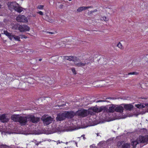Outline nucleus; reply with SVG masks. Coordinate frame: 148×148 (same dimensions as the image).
Returning <instances> with one entry per match:
<instances>
[{"mask_svg":"<svg viewBox=\"0 0 148 148\" xmlns=\"http://www.w3.org/2000/svg\"><path fill=\"white\" fill-rule=\"evenodd\" d=\"M148 142V136H140L136 140L132 141V145L133 148H135L138 144L140 143H147Z\"/></svg>","mask_w":148,"mask_h":148,"instance_id":"f257e3e1","label":"nucleus"},{"mask_svg":"<svg viewBox=\"0 0 148 148\" xmlns=\"http://www.w3.org/2000/svg\"><path fill=\"white\" fill-rule=\"evenodd\" d=\"M103 112L113 113L115 112V105L112 104L109 106H103Z\"/></svg>","mask_w":148,"mask_h":148,"instance_id":"f03ea898","label":"nucleus"},{"mask_svg":"<svg viewBox=\"0 0 148 148\" xmlns=\"http://www.w3.org/2000/svg\"><path fill=\"white\" fill-rule=\"evenodd\" d=\"M88 114L89 113L88 110L83 109L79 110L76 112V116L82 118L88 116Z\"/></svg>","mask_w":148,"mask_h":148,"instance_id":"7ed1b4c3","label":"nucleus"},{"mask_svg":"<svg viewBox=\"0 0 148 148\" xmlns=\"http://www.w3.org/2000/svg\"><path fill=\"white\" fill-rule=\"evenodd\" d=\"M63 57L64 60H68L69 61H72L74 62L80 61L79 58L75 56H64Z\"/></svg>","mask_w":148,"mask_h":148,"instance_id":"20e7f679","label":"nucleus"},{"mask_svg":"<svg viewBox=\"0 0 148 148\" xmlns=\"http://www.w3.org/2000/svg\"><path fill=\"white\" fill-rule=\"evenodd\" d=\"M16 20L19 22L27 23L28 22L27 18L23 15H19L18 16L16 17Z\"/></svg>","mask_w":148,"mask_h":148,"instance_id":"39448f33","label":"nucleus"},{"mask_svg":"<svg viewBox=\"0 0 148 148\" xmlns=\"http://www.w3.org/2000/svg\"><path fill=\"white\" fill-rule=\"evenodd\" d=\"M18 29L20 32H24L29 31L30 28L27 25H22L19 26Z\"/></svg>","mask_w":148,"mask_h":148,"instance_id":"423d86ee","label":"nucleus"},{"mask_svg":"<svg viewBox=\"0 0 148 148\" xmlns=\"http://www.w3.org/2000/svg\"><path fill=\"white\" fill-rule=\"evenodd\" d=\"M65 113L66 118L69 119L73 118L74 116H76L75 112L73 111H66Z\"/></svg>","mask_w":148,"mask_h":148,"instance_id":"0eeeda50","label":"nucleus"},{"mask_svg":"<svg viewBox=\"0 0 148 148\" xmlns=\"http://www.w3.org/2000/svg\"><path fill=\"white\" fill-rule=\"evenodd\" d=\"M66 118L65 113H58L57 117L56 118V120L57 121H63Z\"/></svg>","mask_w":148,"mask_h":148,"instance_id":"6e6552de","label":"nucleus"},{"mask_svg":"<svg viewBox=\"0 0 148 148\" xmlns=\"http://www.w3.org/2000/svg\"><path fill=\"white\" fill-rule=\"evenodd\" d=\"M17 4L16 2H8L7 5L9 10L12 11L14 10V8L16 6V5Z\"/></svg>","mask_w":148,"mask_h":148,"instance_id":"1a4fd4ad","label":"nucleus"},{"mask_svg":"<svg viewBox=\"0 0 148 148\" xmlns=\"http://www.w3.org/2000/svg\"><path fill=\"white\" fill-rule=\"evenodd\" d=\"M42 121L44 124L48 125L52 123V119L50 116H49L46 118H44Z\"/></svg>","mask_w":148,"mask_h":148,"instance_id":"9d476101","label":"nucleus"},{"mask_svg":"<svg viewBox=\"0 0 148 148\" xmlns=\"http://www.w3.org/2000/svg\"><path fill=\"white\" fill-rule=\"evenodd\" d=\"M27 118L26 116H20V118L18 122L21 125H25L27 122Z\"/></svg>","mask_w":148,"mask_h":148,"instance_id":"9b49d317","label":"nucleus"},{"mask_svg":"<svg viewBox=\"0 0 148 148\" xmlns=\"http://www.w3.org/2000/svg\"><path fill=\"white\" fill-rule=\"evenodd\" d=\"M28 119L29 121L33 123H36L38 122L39 121V118H36L33 116L31 115L28 116L27 119Z\"/></svg>","mask_w":148,"mask_h":148,"instance_id":"f8f14e48","label":"nucleus"},{"mask_svg":"<svg viewBox=\"0 0 148 148\" xmlns=\"http://www.w3.org/2000/svg\"><path fill=\"white\" fill-rule=\"evenodd\" d=\"M124 108L126 110L129 111H131L134 108L131 104H123Z\"/></svg>","mask_w":148,"mask_h":148,"instance_id":"ddd939ff","label":"nucleus"},{"mask_svg":"<svg viewBox=\"0 0 148 148\" xmlns=\"http://www.w3.org/2000/svg\"><path fill=\"white\" fill-rule=\"evenodd\" d=\"M91 110L94 112L96 113H99L101 112L102 111H103V106H101L99 108L97 107H94L91 108Z\"/></svg>","mask_w":148,"mask_h":148,"instance_id":"4468645a","label":"nucleus"},{"mask_svg":"<svg viewBox=\"0 0 148 148\" xmlns=\"http://www.w3.org/2000/svg\"><path fill=\"white\" fill-rule=\"evenodd\" d=\"M123 108L122 106H117V105H115V112L121 113L123 112Z\"/></svg>","mask_w":148,"mask_h":148,"instance_id":"2eb2a0df","label":"nucleus"},{"mask_svg":"<svg viewBox=\"0 0 148 148\" xmlns=\"http://www.w3.org/2000/svg\"><path fill=\"white\" fill-rule=\"evenodd\" d=\"M0 120L3 123L7 122L8 121V119L6 118L5 114H3L0 116Z\"/></svg>","mask_w":148,"mask_h":148,"instance_id":"dca6fc26","label":"nucleus"},{"mask_svg":"<svg viewBox=\"0 0 148 148\" xmlns=\"http://www.w3.org/2000/svg\"><path fill=\"white\" fill-rule=\"evenodd\" d=\"M20 118V116L18 115H13L11 116L12 120L16 122H18L19 119Z\"/></svg>","mask_w":148,"mask_h":148,"instance_id":"f3484780","label":"nucleus"},{"mask_svg":"<svg viewBox=\"0 0 148 148\" xmlns=\"http://www.w3.org/2000/svg\"><path fill=\"white\" fill-rule=\"evenodd\" d=\"M74 64L76 66H84L86 64V63H83L80 62H74Z\"/></svg>","mask_w":148,"mask_h":148,"instance_id":"a211bd4d","label":"nucleus"},{"mask_svg":"<svg viewBox=\"0 0 148 148\" xmlns=\"http://www.w3.org/2000/svg\"><path fill=\"white\" fill-rule=\"evenodd\" d=\"M14 10H15V11H16L17 12H18L19 13L22 12L23 11L22 8V7H20L16 6V7H15Z\"/></svg>","mask_w":148,"mask_h":148,"instance_id":"6ab92c4d","label":"nucleus"},{"mask_svg":"<svg viewBox=\"0 0 148 148\" xmlns=\"http://www.w3.org/2000/svg\"><path fill=\"white\" fill-rule=\"evenodd\" d=\"M130 143H124L122 145L121 148H130Z\"/></svg>","mask_w":148,"mask_h":148,"instance_id":"aec40b11","label":"nucleus"},{"mask_svg":"<svg viewBox=\"0 0 148 148\" xmlns=\"http://www.w3.org/2000/svg\"><path fill=\"white\" fill-rule=\"evenodd\" d=\"M85 7L82 6L79 7L77 10V12H80L83 10H86Z\"/></svg>","mask_w":148,"mask_h":148,"instance_id":"412c9836","label":"nucleus"},{"mask_svg":"<svg viewBox=\"0 0 148 148\" xmlns=\"http://www.w3.org/2000/svg\"><path fill=\"white\" fill-rule=\"evenodd\" d=\"M116 46L121 49H123V46H122V45L120 42H119L117 44Z\"/></svg>","mask_w":148,"mask_h":148,"instance_id":"4be33fe9","label":"nucleus"},{"mask_svg":"<svg viewBox=\"0 0 148 148\" xmlns=\"http://www.w3.org/2000/svg\"><path fill=\"white\" fill-rule=\"evenodd\" d=\"M14 39L18 41H20V37L19 36H16L15 35H14Z\"/></svg>","mask_w":148,"mask_h":148,"instance_id":"5701e85b","label":"nucleus"},{"mask_svg":"<svg viewBox=\"0 0 148 148\" xmlns=\"http://www.w3.org/2000/svg\"><path fill=\"white\" fill-rule=\"evenodd\" d=\"M3 34L7 36H9V35L11 34L8 32L6 30H4V31H3Z\"/></svg>","mask_w":148,"mask_h":148,"instance_id":"b1692460","label":"nucleus"},{"mask_svg":"<svg viewBox=\"0 0 148 148\" xmlns=\"http://www.w3.org/2000/svg\"><path fill=\"white\" fill-rule=\"evenodd\" d=\"M45 16L47 17L48 18V21L49 22H50L51 23H53L54 22V21L53 19L50 18H48V16L47 15H46V16Z\"/></svg>","mask_w":148,"mask_h":148,"instance_id":"393cba45","label":"nucleus"},{"mask_svg":"<svg viewBox=\"0 0 148 148\" xmlns=\"http://www.w3.org/2000/svg\"><path fill=\"white\" fill-rule=\"evenodd\" d=\"M44 6L43 5H40L38 6L37 7V8L40 10H42L43 9Z\"/></svg>","mask_w":148,"mask_h":148,"instance_id":"a878e982","label":"nucleus"},{"mask_svg":"<svg viewBox=\"0 0 148 148\" xmlns=\"http://www.w3.org/2000/svg\"><path fill=\"white\" fill-rule=\"evenodd\" d=\"M14 35H12V34H11L9 35V36H8V37L9 38H10V40H12V38H14Z\"/></svg>","mask_w":148,"mask_h":148,"instance_id":"bb28decb","label":"nucleus"},{"mask_svg":"<svg viewBox=\"0 0 148 148\" xmlns=\"http://www.w3.org/2000/svg\"><path fill=\"white\" fill-rule=\"evenodd\" d=\"M138 73L137 72H130L128 73V75H137L138 74Z\"/></svg>","mask_w":148,"mask_h":148,"instance_id":"cd10ccee","label":"nucleus"},{"mask_svg":"<svg viewBox=\"0 0 148 148\" xmlns=\"http://www.w3.org/2000/svg\"><path fill=\"white\" fill-rule=\"evenodd\" d=\"M20 38L22 39L23 38H24L25 39L27 38V36L24 35H20Z\"/></svg>","mask_w":148,"mask_h":148,"instance_id":"c85d7f7f","label":"nucleus"},{"mask_svg":"<svg viewBox=\"0 0 148 148\" xmlns=\"http://www.w3.org/2000/svg\"><path fill=\"white\" fill-rule=\"evenodd\" d=\"M71 71L73 73L75 74H76V72L74 68H73L71 69Z\"/></svg>","mask_w":148,"mask_h":148,"instance_id":"c756f323","label":"nucleus"},{"mask_svg":"<svg viewBox=\"0 0 148 148\" xmlns=\"http://www.w3.org/2000/svg\"><path fill=\"white\" fill-rule=\"evenodd\" d=\"M101 19L102 20H103L106 21H108V20L107 19V18L105 16L102 17L101 18Z\"/></svg>","mask_w":148,"mask_h":148,"instance_id":"7c9ffc66","label":"nucleus"},{"mask_svg":"<svg viewBox=\"0 0 148 148\" xmlns=\"http://www.w3.org/2000/svg\"><path fill=\"white\" fill-rule=\"evenodd\" d=\"M135 106L138 108L141 109V104L136 105Z\"/></svg>","mask_w":148,"mask_h":148,"instance_id":"2f4dec72","label":"nucleus"},{"mask_svg":"<svg viewBox=\"0 0 148 148\" xmlns=\"http://www.w3.org/2000/svg\"><path fill=\"white\" fill-rule=\"evenodd\" d=\"M47 33H49L50 34H54L56 33V32H47Z\"/></svg>","mask_w":148,"mask_h":148,"instance_id":"473e14b6","label":"nucleus"},{"mask_svg":"<svg viewBox=\"0 0 148 148\" xmlns=\"http://www.w3.org/2000/svg\"><path fill=\"white\" fill-rule=\"evenodd\" d=\"M37 13L39 14L40 15H43V12L41 11H39V12H37Z\"/></svg>","mask_w":148,"mask_h":148,"instance_id":"72a5a7b5","label":"nucleus"},{"mask_svg":"<svg viewBox=\"0 0 148 148\" xmlns=\"http://www.w3.org/2000/svg\"><path fill=\"white\" fill-rule=\"evenodd\" d=\"M105 101L104 100H99L98 101H97V102H105Z\"/></svg>","mask_w":148,"mask_h":148,"instance_id":"f704fd0d","label":"nucleus"},{"mask_svg":"<svg viewBox=\"0 0 148 148\" xmlns=\"http://www.w3.org/2000/svg\"><path fill=\"white\" fill-rule=\"evenodd\" d=\"M86 10H87L89 8H92V6L85 7Z\"/></svg>","mask_w":148,"mask_h":148,"instance_id":"c9c22d12","label":"nucleus"},{"mask_svg":"<svg viewBox=\"0 0 148 148\" xmlns=\"http://www.w3.org/2000/svg\"><path fill=\"white\" fill-rule=\"evenodd\" d=\"M145 107L143 105L141 104V108H143Z\"/></svg>","mask_w":148,"mask_h":148,"instance_id":"e433bc0d","label":"nucleus"},{"mask_svg":"<svg viewBox=\"0 0 148 148\" xmlns=\"http://www.w3.org/2000/svg\"><path fill=\"white\" fill-rule=\"evenodd\" d=\"M97 9L93 11H91V12H96L97 11Z\"/></svg>","mask_w":148,"mask_h":148,"instance_id":"4c0bfd02","label":"nucleus"},{"mask_svg":"<svg viewBox=\"0 0 148 148\" xmlns=\"http://www.w3.org/2000/svg\"><path fill=\"white\" fill-rule=\"evenodd\" d=\"M82 137H83V138L84 139H85V135H82Z\"/></svg>","mask_w":148,"mask_h":148,"instance_id":"58836bf2","label":"nucleus"},{"mask_svg":"<svg viewBox=\"0 0 148 148\" xmlns=\"http://www.w3.org/2000/svg\"><path fill=\"white\" fill-rule=\"evenodd\" d=\"M63 6V5L62 4L60 5V8H62Z\"/></svg>","mask_w":148,"mask_h":148,"instance_id":"ea45409f","label":"nucleus"},{"mask_svg":"<svg viewBox=\"0 0 148 148\" xmlns=\"http://www.w3.org/2000/svg\"><path fill=\"white\" fill-rule=\"evenodd\" d=\"M2 6V5H1V3H0V8H1Z\"/></svg>","mask_w":148,"mask_h":148,"instance_id":"a19ab883","label":"nucleus"},{"mask_svg":"<svg viewBox=\"0 0 148 148\" xmlns=\"http://www.w3.org/2000/svg\"><path fill=\"white\" fill-rule=\"evenodd\" d=\"M42 59H39V61H42Z\"/></svg>","mask_w":148,"mask_h":148,"instance_id":"79ce46f5","label":"nucleus"},{"mask_svg":"<svg viewBox=\"0 0 148 148\" xmlns=\"http://www.w3.org/2000/svg\"><path fill=\"white\" fill-rule=\"evenodd\" d=\"M33 16L34 17H35L36 16V14H33Z\"/></svg>","mask_w":148,"mask_h":148,"instance_id":"37998d69","label":"nucleus"},{"mask_svg":"<svg viewBox=\"0 0 148 148\" xmlns=\"http://www.w3.org/2000/svg\"><path fill=\"white\" fill-rule=\"evenodd\" d=\"M146 56V57H148V55H147ZM147 62H148V60Z\"/></svg>","mask_w":148,"mask_h":148,"instance_id":"c03bdc74","label":"nucleus"},{"mask_svg":"<svg viewBox=\"0 0 148 148\" xmlns=\"http://www.w3.org/2000/svg\"><path fill=\"white\" fill-rule=\"evenodd\" d=\"M110 99V98H106V99Z\"/></svg>","mask_w":148,"mask_h":148,"instance_id":"a18cd8bd","label":"nucleus"},{"mask_svg":"<svg viewBox=\"0 0 148 148\" xmlns=\"http://www.w3.org/2000/svg\"><path fill=\"white\" fill-rule=\"evenodd\" d=\"M146 106H148V103L147 104Z\"/></svg>","mask_w":148,"mask_h":148,"instance_id":"49530a36","label":"nucleus"},{"mask_svg":"<svg viewBox=\"0 0 148 148\" xmlns=\"http://www.w3.org/2000/svg\"><path fill=\"white\" fill-rule=\"evenodd\" d=\"M38 145V144H36V145Z\"/></svg>","mask_w":148,"mask_h":148,"instance_id":"de8ad7c7","label":"nucleus"},{"mask_svg":"<svg viewBox=\"0 0 148 148\" xmlns=\"http://www.w3.org/2000/svg\"><path fill=\"white\" fill-rule=\"evenodd\" d=\"M69 1H71L72 0H69Z\"/></svg>","mask_w":148,"mask_h":148,"instance_id":"09e8293b","label":"nucleus"},{"mask_svg":"<svg viewBox=\"0 0 148 148\" xmlns=\"http://www.w3.org/2000/svg\"><path fill=\"white\" fill-rule=\"evenodd\" d=\"M1 34H0V37H1Z\"/></svg>","mask_w":148,"mask_h":148,"instance_id":"8fccbe9b","label":"nucleus"},{"mask_svg":"<svg viewBox=\"0 0 148 148\" xmlns=\"http://www.w3.org/2000/svg\"><path fill=\"white\" fill-rule=\"evenodd\" d=\"M48 79H50V78H49V77H48Z\"/></svg>","mask_w":148,"mask_h":148,"instance_id":"3c124183","label":"nucleus"},{"mask_svg":"<svg viewBox=\"0 0 148 148\" xmlns=\"http://www.w3.org/2000/svg\"><path fill=\"white\" fill-rule=\"evenodd\" d=\"M15 29H17V28H15Z\"/></svg>","mask_w":148,"mask_h":148,"instance_id":"603ef678","label":"nucleus"}]
</instances>
